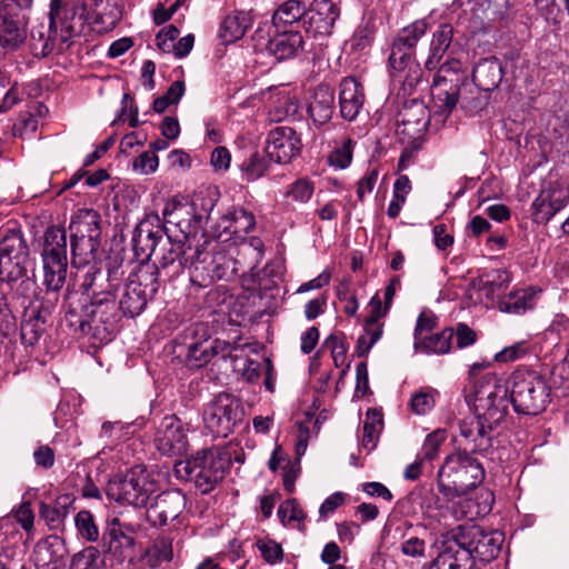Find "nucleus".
<instances>
[{
	"mask_svg": "<svg viewBox=\"0 0 569 569\" xmlns=\"http://www.w3.org/2000/svg\"><path fill=\"white\" fill-rule=\"evenodd\" d=\"M453 27L449 23H442L432 33L429 54L425 61V68L429 71L438 68L441 59L450 48L453 39Z\"/></svg>",
	"mask_w": 569,
	"mask_h": 569,
	"instance_id": "32",
	"label": "nucleus"
},
{
	"mask_svg": "<svg viewBox=\"0 0 569 569\" xmlns=\"http://www.w3.org/2000/svg\"><path fill=\"white\" fill-rule=\"evenodd\" d=\"M72 264L80 267L96 258L100 240L70 236Z\"/></svg>",
	"mask_w": 569,
	"mask_h": 569,
	"instance_id": "42",
	"label": "nucleus"
},
{
	"mask_svg": "<svg viewBox=\"0 0 569 569\" xmlns=\"http://www.w3.org/2000/svg\"><path fill=\"white\" fill-rule=\"evenodd\" d=\"M154 445L164 456H182L188 449V437L183 422L174 415L162 418L154 435Z\"/></svg>",
	"mask_w": 569,
	"mask_h": 569,
	"instance_id": "19",
	"label": "nucleus"
},
{
	"mask_svg": "<svg viewBox=\"0 0 569 569\" xmlns=\"http://www.w3.org/2000/svg\"><path fill=\"white\" fill-rule=\"evenodd\" d=\"M74 523L78 533L88 541H97L99 538V530L94 523L93 516L90 511L81 510L74 518Z\"/></svg>",
	"mask_w": 569,
	"mask_h": 569,
	"instance_id": "53",
	"label": "nucleus"
},
{
	"mask_svg": "<svg viewBox=\"0 0 569 569\" xmlns=\"http://www.w3.org/2000/svg\"><path fill=\"white\" fill-rule=\"evenodd\" d=\"M299 106L295 97L289 94L280 96L271 107L269 116L271 121L280 122L298 112Z\"/></svg>",
	"mask_w": 569,
	"mask_h": 569,
	"instance_id": "48",
	"label": "nucleus"
},
{
	"mask_svg": "<svg viewBox=\"0 0 569 569\" xmlns=\"http://www.w3.org/2000/svg\"><path fill=\"white\" fill-rule=\"evenodd\" d=\"M108 551L119 563H132L136 556V542L132 536L127 535L117 519L109 526L107 533Z\"/></svg>",
	"mask_w": 569,
	"mask_h": 569,
	"instance_id": "27",
	"label": "nucleus"
},
{
	"mask_svg": "<svg viewBox=\"0 0 569 569\" xmlns=\"http://www.w3.org/2000/svg\"><path fill=\"white\" fill-rule=\"evenodd\" d=\"M212 359V353L209 351V346L204 345L200 348L196 343L186 348V362L189 367L201 368Z\"/></svg>",
	"mask_w": 569,
	"mask_h": 569,
	"instance_id": "54",
	"label": "nucleus"
},
{
	"mask_svg": "<svg viewBox=\"0 0 569 569\" xmlns=\"http://www.w3.org/2000/svg\"><path fill=\"white\" fill-rule=\"evenodd\" d=\"M401 552L411 558H423L426 556V541L418 537H409L401 542Z\"/></svg>",
	"mask_w": 569,
	"mask_h": 569,
	"instance_id": "63",
	"label": "nucleus"
},
{
	"mask_svg": "<svg viewBox=\"0 0 569 569\" xmlns=\"http://www.w3.org/2000/svg\"><path fill=\"white\" fill-rule=\"evenodd\" d=\"M427 30L428 22L419 19L400 29L392 40L389 74L392 82L401 87L403 94H410L421 81L422 71L416 60V48Z\"/></svg>",
	"mask_w": 569,
	"mask_h": 569,
	"instance_id": "4",
	"label": "nucleus"
},
{
	"mask_svg": "<svg viewBox=\"0 0 569 569\" xmlns=\"http://www.w3.org/2000/svg\"><path fill=\"white\" fill-rule=\"evenodd\" d=\"M70 236L100 240V214L93 209H80L72 218Z\"/></svg>",
	"mask_w": 569,
	"mask_h": 569,
	"instance_id": "34",
	"label": "nucleus"
},
{
	"mask_svg": "<svg viewBox=\"0 0 569 569\" xmlns=\"http://www.w3.org/2000/svg\"><path fill=\"white\" fill-rule=\"evenodd\" d=\"M305 18H307V6L302 0H287L278 6L272 14L274 27L302 22L305 28Z\"/></svg>",
	"mask_w": 569,
	"mask_h": 569,
	"instance_id": "37",
	"label": "nucleus"
},
{
	"mask_svg": "<svg viewBox=\"0 0 569 569\" xmlns=\"http://www.w3.org/2000/svg\"><path fill=\"white\" fill-rule=\"evenodd\" d=\"M446 440V432L443 430H436L429 433L423 442L421 453L423 459L432 460L437 457L440 446Z\"/></svg>",
	"mask_w": 569,
	"mask_h": 569,
	"instance_id": "57",
	"label": "nucleus"
},
{
	"mask_svg": "<svg viewBox=\"0 0 569 569\" xmlns=\"http://www.w3.org/2000/svg\"><path fill=\"white\" fill-rule=\"evenodd\" d=\"M303 48V38L299 31H282L273 36L267 46L278 61L291 59Z\"/></svg>",
	"mask_w": 569,
	"mask_h": 569,
	"instance_id": "30",
	"label": "nucleus"
},
{
	"mask_svg": "<svg viewBox=\"0 0 569 569\" xmlns=\"http://www.w3.org/2000/svg\"><path fill=\"white\" fill-rule=\"evenodd\" d=\"M429 120V110L423 101L412 99L406 102L398 113L397 132L416 140L426 131Z\"/></svg>",
	"mask_w": 569,
	"mask_h": 569,
	"instance_id": "24",
	"label": "nucleus"
},
{
	"mask_svg": "<svg viewBox=\"0 0 569 569\" xmlns=\"http://www.w3.org/2000/svg\"><path fill=\"white\" fill-rule=\"evenodd\" d=\"M44 330V325L41 321H38L34 318V313H32V318L27 320L21 328V337L24 341L30 345H33L38 341L41 333Z\"/></svg>",
	"mask_w": 569,
	"mask_h": 569,
	"instance_id": "64",
	"label": "nucleus"
},
{
	"mask_svg": "<svg viewBox=\"0 0 569 569\" xmlns=\"http://www.w3.org/2000/svg\"><path fill=\"white\" fill-rule=\"evenodd\" d=\"M244 410L238 398L219 393L204 409L206 428L216 437L226 438L243 421Z\"/></svg>",
	"mask_w": 569,
	"mask_h": 569,
	"instance_id": "10",
	"label": "nucleus"
},
{
	"mask_svg": "<svg viewBox=\"0 0 569 569\" xmlns=\"http://www.w3.org/2000/svg\"><path fill=\"white\" fill-rule=\"evenodd\" d=\"M50 28L58 31L62 42L80 36L86 21L88 22V9L83 3L71 7H62V0H51L50 4Z\"/></svg>",
	"mask_w": 569,
	"mask_h": 569,
	"instance_id": "16",
	"label": "nucleus"
},
{
	"mask_svg": "<svg viewBox=\"0 0 569 569\" xmlns=\"http://www.w3.org/2000/svg\"><path fill=\"white\" fill-rule=\"evenodd\" d=\"M257 548L259 549L262 558L270 565L282 561L283 550L279 543L273 540L259 539L257 541Z\"/></svg>",
	"mask_w": 569,
	"mask_h": 569,
	"instance_id": "55",
	"label": "nucleus"
},
{
	"mask_svg": "<svg viewBox=\"0 0 569 569\" xmlns=\"http://www.w3.org/2000/svg\"><path fill=\"white\" fill-rule=\"evenodd\" d=\"M159 159L154 151H144L133 160V170L142 174H148L158 168Z\"/></svg>",
	"mask_w": 569,
	"mask_h": 569,
	"instance_id": "61",
	"label": "nucleus"
},
{
	"mask_svg": "<svg viewBox=\"0 0 569 569\" xmlns=\"http://www.w3.org/2000/svg\"><path fill=\"white\" fill-rule=\"evenodd\" d=\"M228 460L217 449H203L174 465L178 478L192 481L201 493H208L223 479Z\"/></svg>",
	"mask_w": 569,
	"mask_h": 569,
	"instance_id": "6",
	"label": "nucleus"
},
{
	"mask_svg": "<svg viewBox=\"0 0 569 569\" xmlns=\"http://www.w3.org/2000/svg\"><path fill=\"white\" fill-rule=\"evenodd\" d=\"M154 490L156 483L148 479V475L142 468L136 467L127 472L123 478L111 481L107 495L121 503L144 507Z\"/></svg>",
	"mask_w": 569,
	"mask_h": 569,
	"instance_id": "12",
	"label": "nucleus"
},
{
	"mask_svg": "<svg viewBox=\"0 0 569 569\" xmlns=\"http://www.w3.org/2000/svg\"><path fill=\"white\" fill-rule=\"evenodd\" d=\"M242 178L252 182L261 178L268 170V161L262 153L253 152L240 166Z\"/></svg>",
	"mask_w": 569,
	"mask_h": 569,
	"instance_id": "46",
	"label": "nucleus"
},
{
	"mask_svg": "<svg viewBox=\"0 0 569 569\" xmlns=\"http://www.w3.org/2000/svg\"><path fill=\"white\" fill-rule=\"evenodd\" d=\"M149 268H139L131 273L119 300V310L128 317L139 316L158 292L160 286Z\"/></svg>",
	"mask_w": 569,
	"mask_h": 569,
	"instance_id": "11",
	"label": "nucleus"
},
{
	"mask_svg": "<svg viewBox=\"0 0 569 569\" xmlns=\"http://www.w3.org/2000/svg\"><path fill=\"white\" fill-rule=\"evenodd\" d=\"M431 94L437 113L447 118L459 103L467 113L476 114L488 104V92L467 81L457 59L442 63L433 79Z\"/></svg>",
	"mask_w": 569,
	"mask_h": 569,
	"instance_id": "2",
	"label": "nucleus"
},
{
	"mask_svg": "<svg viewBox=\"0 0 569 569\" xmlns=\"http://www.w3.org/2000/svg\"><path fill=\"white\" fill-rule=\"evenodd\" d=\"M485 479L482 463L466 451H457L448 456L438 471L437 485L439 492L452 500L476 489Z\"/></svg>",
	"mask_w": 569,
	"mask_h": 569,
	"instance_id": "5",
	"label": "nucleus"
},
{
	"mask_svg": "<svg viewBox=\"0 0 569 569\" xmlns=\"http://www.w3.org/2000/svg\"><path fill=\"white\" fill-rule=\"evenodd\" d=\"M340 13V7L332 0H312L307 7L305 30L313 36H329Z\"/></svg>",
	"mask_w": 569,
	"mask_h": 569,
	"instance_id": "23",
	"label": "nucleus"
},
{
	"mask_svg": "<svg viewBox=\"0 0 569 569\" xmlns=\"http://www.w3.org/2000/svg\"><path fill=\"white\" fill-rule=\"evenodd\" d=\"M569 202V187L558 181H549L532 202V219L546 224Z\"/></svg>",
	"mask_w": 569,
	"mask_h": 569,
	"instance_id": "20",
	"label": "nucleus"
},
{
	"mask_svg": "<svg viewBox=\"0 0 569 569\" xmlns=\"http://www.w3.org/2000/svg\"><path fill=\"white\" fill-rule=\"evenodd\" d=\"M313 191V183L307 178H301L288 186L284 196L291 198L295 202L307 203L311 199Z\"/></svg>",
	"mask_w": 569,
	"mask_h": 569,
	"instance_id": "51",
	"label": "nucleus"
},
{
	"mask_svg": "<svg viewBox=\"0 0 569 569\" xmlns=\"http://www.w3.org/2000/svg\"><path fill=\"white\" fill-rule=\"evenodd\" d=\"M510 381V400L516 412L535 416L547 408L550 402V387L540 373L518 369L511 375Z\"/></svg>",
	"mask_w": 569,
	"mask_h": 569,
	"instance_id": "7",
	"label": "nucleus"
},
{
	"mask_svg": "<svg viewBox=\"0 0 569 569\" xmlns=\"http://www.w3.org/2000/svg\"><path fill=\"white\" fill-rule=\"evenodd\" d=\"M365 103L363 86L355 78L347 77L340 82L339 106L345 120H355Z\"/></svg>",
	"mask_w": 569,
	"mask_h": 569,
	"instance_id": "26",
	"label": "nucleus"
},
{
	"mask_svg": "<svg viewBox=\"0 0 569 569\" xmlns=\"http://www.w3.org/2000/svg\"><path fill=\"white\" fill-rule=\"evenodd\" d=\"M370 315L365 320V327L373 329L376 327H381L383 329V323L379 322V320L388 313L389 309L385 305L382 307L381 299L378 293H376L369 302Z\"/></svg>",
	"mask_w": 569,
	"mask_h": 569,
	"instance_id": "56",
	"label": "nucleus"
},
{
	"mask_svg": "<svg viewBox=\"0 0 569 569\" xmlns=\"http://www.w3.org/2000/svg\"><path fill=\"white\" fill-rule=\"evenodd\" d=\"M43 284L46 288L60 290L67 277V233L63 228L51 226L43 236Z\"/></svg>",
	"mask_w": 569,
	"mask_h": 569,
	"instance_id": "8",
	"label": "nucleus"
},
{
	"mask_svg": "<svg viewBox=\"0 0 569 569\" xmlns=\"http://www.w3.org/2000/svg\"><path fill=\"white\" fill-rule=\"evenodd\" d=\"M186 503L187 499L181 490L172 489L161 492L148 508V518L156 525L166 526L179 517Z\"/></svg>",
	"mask_w": 569,
	"mask_h": 569,
	"instance_id": "25",
	"label": "nucleus"
},
{
	"mask_svg": "<svg viewBox=\"0 0 569 569\" xmlns=\"http://www.w3.org/2000/svg\"><path fill=\"white\" fill-rule=\"evenodd\" d=\"M26 39L23 14L0 9V47L16 49Z\"/></svg>",
	"mask_w": 569,
	"mask_h": 569,
	"instance_id": "29",
	"label": "nucleus"
},
{
	"mask_svg": "<svg viewBox=\"0 0 569 569\" xmlns=\"http://www.w3.org/2000/svg\"><path fill=\"white\" fill-rule=\"evenodd\" d=\"M29 259L0 257V287L7 306L26 307L34 282L27 274Z\"/></svg>",
	"mask_w": 569,
	"mask_h": 569,
	"instance_id": "9",
	"label": "nucleus"
},
{
	"mask_svg": "<svg viewBox=\"0 0 569 569\" xmlns=\"http://www.w3.org/2000/svg\"><path fill=\"white\" fill-rule=\"evenodd\" d=\"M0 257L29 259V247L20 230H7L0 239Z\"/></svg>",
	"mask_w": 569,
	"mask_h": 569,
	"instance_id": "41",
	"label": "nucleus"
},
{
	"mask_svg": "<svg viewBox=\"0 0 569 569\" xmlns=\"http://www.w3.org/2000/svg\"><path fill=\"white\" fill-rule=\"evenodd\" d=\"M381 429V416L376 411H368L362 428V447L367 450H372L376 447Z\"/></svg>",
	"mask_w": 569,
	"mask_h": 569,
	"instance_id": "47",
	"label": "nucleus"
},
{
	"mask_svg": "<svg viewBox=\"0 0 569 569\" xmlns=\"http://www.w3.org/2000/svg\"><path fill=\"white\" fill-rule=\"evenodd\" d=\"M81 287L91 292V302L82 313L69 309L64 322L76 335L88 337L92 345H104L112 340L119 320L114 295L117 284L100 272H88Z\"/></svg>",
	"mask_w": 569,
	"mask_h": 569,
	"instance_id": "1",
	"label": "nucleus"
},
{
	"mask_svg": "<svg viewBox=\"0 0 569 569\" xmlns=\"http://www.w3.org/2000/svg\"><path fill=\"white\" fill-rule=\"evenodd\" d=\"M189 240L168 239V248L163 249L157 263L141 264L139 268H149L156 281H170L178 277L184 269L190 270V280L199 286H207L214 278H222V273L217 268H210L214 262L209 252L199 246L192 248L187 244Z\"/></svg>",
	"mask_w": 569,
	"mask_h": 569,
	"instance_id": "3",
	"label": "nucleus"
},
{
	"mask_svg": "<svg viewBox=\"0 0 569 569\" xmlns=\"http://www.w3.org/2000/svg\"><path fill=\"white\" fill-rule=\"evenodd\" d=\"M210 338L209 328L206 323L198 322L187 327L177 338L181 347L189 348L196 343L198 348L207 345Z\"/></svg>",
	"mask_w": 569,
	"mask_h": 569,
	"instance_id": "45",
	"label": "nucleus"
},
{
	"mask_svg": "<svg viewBox=\"0 0 569 569\" xmlns=\"http://www.w3.org/2000/svg\"><path fill=\"white\" fill-rule=\"evenodd\" d=\"M278 516L283 523L291 521L302 522L306 518L296 500H287L282 502L279 506Z\"/></svg>",
	"mask_w": 569,
	"mask_h": 569,
	"instance_id": "60",
	"label": "nucleus"
},
{
	"mask_svg": "<svg viewBox=\"0 0 569 569\" xmlns=\"http://www.w3.org/2000/svg\"><path fill=\"white\" fill-rule=\"evenodd\" d=\"M100 552L96 547H87L72 557L70 569H100Z\"/></svg>",
	"mask_w": 569,
	"mask_h": 569,
	"instance_id": "52",
	"label": "nucleus"
},
{
	"mask_svg": "<svg viewBox=\"0 0 569 569\" xmlns=\"http://www.w3.org/2000/svg\"><path fill=\"white\" fill-rule=\"evenodd\" d=\"M335 111V90L326 83L318 84L308 103V114L317 124H325Z\"/></svg>",
	"mask_w": 569,
	"mask_h": 569,
	"instance_id": "28",
	"label": "nucleus"
},
{
	"mask_svg": "<svg viewBox=\"0 0 569 569\" xmlns=\"http://www.w3.org/2000/svg\"><path fill=\"white\" fill-rule=\"evenodd\" d=\"M510 283V274L502 269L490 270L478 279V289L487 299H495L503 292Z\"/></svg>",
	"mask_w": 569,
	"mask_h": 569,
	"instance_id": "38",
	"label": "nucleus"
},
{
	"mask_svg": "<svg viewBox=\"0 0 569 569\" xmlns=\"http://www.w3.org/2000/svg\"><path fill=\"white\" fill-rule=\"evenodd\" d=\"M382 328L376 327L373 329L365 327V333L358 338L357 353L359 357L368 355L373 345L381 338Z\"/></svg>",
	"mask_w": 569,
	"mask_h": 569,
	"instance_id": "59",
	"label": "nucleus"
},
{
	"mask_svg": "<svg viewBox=\"0 0 569 569\" xmlns=\"http://www.w3.org/2000/svg\"><path fill=\"white\" fill-rule=\"evenodd\" d=\"M472 556L466 549L455 529L447 532L437 557L429 563V569H473Z\"/></svg>",
	"mask_w": 569,
	"mask_h": 569,
	"instance_id": "22",
	"label": "nucleus"
},
{
	"mask_svg": "<svg viewBox=\"0 0 569 569\" xmlns=\"http://www.w3.org/2000/svg\"><path fill=\"white\" fill-rule=\"evenodd\" d=\"M73 498L70 495L59 496L52 505L41 502L40 517L52 530H58L62 527L63 521L73 510Z\"/></svg>",
	"mask_w": 569,
	"mask_h": 569,
	"instance_id": "35",
	"label": "nucleus"
},
{
	"mask_svg": "<svg viewBox=\"0 0 569 569\" xmlns=\"http://www.w3.org/2000/svg\"><path fill=\"white\" fill-rule=\"evenodd\" d=\"M58 291L59 290L47 288L46 293L40 299H37L36 302H31L29 299L24 308L31 307L32 313H34V318L44 325L56 309L58 302Z\"/></svg>",
	"mask_w": 569,
	"mask_h": 569,
	"instance_id": "44",
	"label": "nucleus"
},
{
	"mask_svg": "<svg viewBox=\"0 0 569 569\" xmlns=\"http://www.w3.org/2000/svg\"><path fill=\"white\" fill-rule=\"evenodd\" d=\"M302 141L291 127L279 126L269 131L266 144L268 158L279 164L290 163L300 156Z\"/></svg>",
	"mask_w": 569,
	"mask_h": 569,
	"instance_id": "17",
	"label": "nucleus"
},
{
	"mask_svg": "<svg viewBox=\"0 0 569 569\" xmlns=\"http://www.w3.org/2000/svg\"><path fill=\"white\" fill-rule=\"evenodd\" d=\"M251 22L248 12L236 10L224 18L220 36L226 42H233L244 36Z\"/></svg>",
	"mask_w": 569,
	"mask_h": 569,
	"instance_id": "39",
	"label": "nucleus"
},
{
	"mask_svg": "<svg viewBox=\"0 0 569 569\" xmlns=\"http://www.w3.org/2000/svg\"><path fill=\"white\" fill-rule=\"evenodd\" d=\"M493 430L480 416L470 415L459 420L457 441L467 453L486 455L492 448Z\"/></svg>",
	"mask_w": 569,
	"mask_h": 569,
	"instance_id": "15",
	"label": "nucleus"
},
{
	"mask_svg": "<svg viewBox=\"0 0 569 569\" xmlns=\"http://www.w3.org/2000/svg\"><path fill=\"white\" fill-rule=\"evenodd\" d=\"M120 10L112 0H94L91 13L88 12V23L99 32L112 30L119 19Z\"/></svg>",
	"mask_w": 569,
	"mask_h": 569,
	"instance_id": "31",
	"label": "nucleus"
},
{
	"mask_svg": "<svg viewBox=\"0 0 569 569\" xmlns=\"http://www.w3.org/2000/svg\"><path fill=\"white\" fill-rule=\"evenodd\" d=\"M510 402L508 387L495 380L476 391L475 411L489 423V429H496L505 420Z\"/></svg>",
	"mask_w": 569,
	"mask_h": 569,
	"instance_id": "14",
	"label": "nucleus"
},
{
	"mask_svg": "<svg viewBox=\"0 0 569 569\" xmlns=\"http://www.w3.org/2000/svg\"><path fill=\"white\" fill-rule=\"evenodd\" d=\"M179 36V30L172 26L163 27L156 37L157 46L162 52H170L174 47V40Z\"/></svg>",
	"mask_w": 569,
	"mask_h": 569,
	"instance_id": "62",
	"label": "nucleus"
},
{
	"mask_svg": "<svg viewBox=\"0 0 569 569\" xmlns=\"http://www.w3.org/2000/svg\"><path fill=\"white\" fill-rule=\"evenodd\" d=\"M127 118H129L130 127L136 128L138 126V108L134 106L133 99L130 94L124 93L121 101V109L112 124L124 122Z\"/></svg>",
	"mask_w": 569,
	"mask_h": 569,
	"instance_id": "58",
	"label": "nucleus"
},
{
	"mask_svg": "<svg viewBox=\"0 0 569 569\" xmlns=\"http://www.w3.org/2000/svg\"><path fill=\"white\" fill-rule=\"evenodd\" d=\"M453 336L455 330L452 328H446L441 332L426 336L420 340L418 351L445 355L450 350Z\"/></svg>",
	"mask_w": 569,
	"mask_h": 569,
	"instance_id": "43",
	"label": "nucleus"
},
{
	"mask_svg": "<svg viewBox=\"0 0 569 569\" xmlns=\"http://www.w3.org/2000/svg\"><path fill=\"white\" fill-rule=\"evenodd\" d=\"M438 392L430 388H422L415 392L410 400L411 410L416 415H427L436 405V395Z\"/></svg>",
	"mask_w": 569,
	"mask_h": 569,
	"instance_id": "49",
	"label": "nucleus"
},
{
	"mask_svg": "<svg viewBox=\"0 0 569 569\" xmlns=\"http://www.w3.org/2000/svg\"><path fill=\"white\" fill-rule=\"evenodd\" d=\"M30 47L36 57L43 58L52 51L53 44L49 36H47L44 26L32 28L30 33Z\"/></svg>",
	"mask_w": 569,
	"mask_h": 569,
	"instance_id": "50",
	"label": "nucleus"
},
{
	"mask_svg": "<svg viewBox=\"0 0 569 569\" xmlns=\"http://www.w3.org/2000/svg\"><path fill=\"white\" fill-rule=\"evenodd\" d=\"M503 71L496 58L483 59L477 63L472 72V82L485 92H491L501 82Z\"/></svg>",
	"mask_w": 569,
	"mask_h": 569,
	"instance_id": "33",
	"label": "nucleus"
},
{
	"mask_svg": "<svg viewBox=\"0 0 569 569\" xmlns=\"http://www.w3.org/2000/svg\"><path fill=\"white\" fill-rule=\"evenodd\" d=\"M223 220L227 222L223 226L224 231L237 236L250 232L256 224L252 212L241 207L229 210Z\"/></svg>",
	"mask_w": 569,
	"mask_h": 569,
	"instance_id": "40",
	"label": "nucleus"
},
{
	"mask_svg": "<svg viewBox=\"0 0 569 569\" xmlns=\"http://www.w3.org/2000/svg\"><path fill=\"white\" fill-rule=\"evenodd\" d=\"M453 529L462 546L470 551L475 567L477 561L489 562L499 555L503 541L500 532H487L476 525H459Z\"/></svg>",
	"mask_w": 569,
	"mask_h": 569,
	"instance_id": "13",
	"label": "nucleus"
},
{
	"mask_svg": "<svg viewBox=\"0 0 569 569\" xmlns=\"http://www.w3.org/2000/svg\"><path fill=\"white\" fill-rule=\"evenodd\" d=\"M162 223L173 224L182 234L184 240L196 237L202 227L203 214L198 213L194 206L170 200L162 210Z\"/></svg>",
	"mask_w": 569,
	"mask_h": 569,
	"instance_id": "21",
	"label": "nucleus"
},
{
	"mask_svg": "<svg viewBox=\"0 0 569 569\" xmlns=\"http://www.w3.org/2000/svg\"><path fill=\"white\" fill-rule=\"evenodd\" d=\"M171 239V230L162 223L157 212H150L137 224L132 234V247L138 257L150 258L163 236Z\"/></svg>",
	"mask_w": 569,
	"mask_h": 569,
	"instance_id": "18",
	"label": "nucleus"
},
{
	"mask_svg": "<svg viewBox=\"0 0 569 569\" xmlns=\"http://www.w3.org/2000/svg\"><path fill=\"white\" fill-rule=\"evenodd\" d=\"M539 289L527 288L510 292L499 301V309L503 312L520 315L535 307Z\"/></svg>",
	"mask_w": 569,
	"mask_h": 569,
	"instance_id": "36",
	"label": "nucleus"
}]
</instances>
